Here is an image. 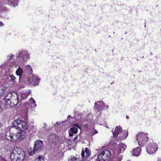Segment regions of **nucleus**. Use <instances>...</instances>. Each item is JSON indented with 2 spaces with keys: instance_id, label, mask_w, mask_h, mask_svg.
<instances>
[{
  "instance_id": "obj_1",
  "label": "nucleus",
  "mask_w": 161,
  "mask_h": 161,
  "mask_svg": "<svg viewBox=\"0 0 161 161\" xmlns=\"http://www.w3.org/2000/svg\"><path fill=\"white\" fill-rule=\"evenodd\" d=\"M25 155V153L23 149L16 147L11 152L10 158L12 161H23Z\"/></svg>"
},
{
  "instance_id": "obj_2",
  "label": "nucleus",
  "mask_w": 161,
  "mask_h": 161,
  "mask_svg": "<svg viewBox=\"0 0 161 161\" xmlns=\"http://www.w3.org/2000/svg\"><path fill=\"white\" fill-rule=\"evenodd\" d=\"M28 127V125L24 121L17 119L13 122V126L11 128V130L14 131L17 130L25 131L27 129Z\"/></svg>"
},
{
  "instance_id": "obj_3",
  "label": "nucleus",
  "mask_w": 161,
  "mask_h": 161,
  "mask_svg": "<svg viewBox=\"0 0 161 161\" xmlns=\"http://www.w3.org/2000/svg\"><path fill=\"white\" fill-rule=\"evenodd\" d=\"M16 62L22 63L24 61H27L30 58V54L26 50H21L16 55Z\"/></svg>"
},
{
  "instance_id": "obj_4",
  "label": "nucleus",
  "mask_w": 161,
  "mask_h": 161,
  "mask_svg": "<svg viewBox=\"0 0 161 161\" xmlns=\"http://www.w3.org/2000/svg\"><path fill=\"white\" fill-rule=\"evenodd\" d=\"M136 139L138 145L143 147L148 139V134L144 132H139L136 136Z\"/></svg>"
},
{
  "instance_id": "obj_5",
  "label": "nucleus",
  "mask_w": 161,
  "mask_h": 161,
  "mask_svg": "<svg viewBox=\"0 0 161 161\" xmlns=\"http://www.w3.org/2000/svg\"><path fill=\"white\" fill-rule=\"evenodd\" d=\"M5 96L6 98L8 97H9V98H7L6 100L9 101L11 100L12 102L13 103V104L15 106H16L18 103L19 99V95L17 94L13 95V93L11 92H7V93Z\"/></svg>"
},
{
  "instance_id": "obj_6",
  "label": "nucleus",
  "mask_w": 161,
  "mask_h": 161,
  "mask_svg": "<svg viewBox=\"0 0 161 161\" xmlns=\"http://www.w3.org/2000/svg\"><path fill=\"white\" fill-rule=\"evenodd\" d=\"M43 147V142L40 140H38L35 142L34 149L33 151L30 149L28 151V153L30 155H32L39 150H41Z\"/></svg>"
},
{
  "instance_id": "obj_7",
  "label": "nucleus",
  "mask_w": 161,
  "mask_h": 161,
  "mask_svg": "<svg viewBox=\"0 0 161 161\" xmlns=\"http://www.w3.org/2000/svg\"><path fill=\"white\" fill-rule=\"evenodd\" d=\"M111 154L108 150L103 151L97 156V160L99 161H109L111 158Z\"/></svg>"
},
{
  "instance_id": "obj_8",
  "label": "nucleus",
  "mask_w": 161,
  "mask_h": 161,
  "mask_svg": "<svg viewBox=\"0 0 161 161\" xmlns=\"http://www.w3.org/2000/svg\"><path fill=\"white\" fill-rule=\"evenodd\" d=\"M147 151L149 154L155 152L158 149V145L156 143L152 141L149 143L146 147Z\"/></svg>"
},
{
  "instance_id": "obj_9",
  "label": "nucleus",
  "mask_w": 161,
  "mask_h": 161,
  "mask_svg": "<svg viewBox=\"0 0 161 161\" xmlns=\"http://www.w3.org/2000/svg\"><path fill=\"white\" fill-rule=\"evenodd\" d=\"M14 131L15 132V131L11 130V128L9 132H7L6 135V139L12 142H15L17 140V137H16V135L15 136L14 135Z\"/></svg>"
},
{
  "instance_id": "obj_10",
  "label": "nucleus",
  "mask_w": 161,
  "mask_h": 161,
  "mask_svg": "<svg viewBox=\"0 0 161 161\" xmlns=\"http://www.w3.org/2000/svg\"><path fill=\"white\" fill-rule=\"evenodd\" d=\"M39 79L36 75H33L27 80V81L29 84L36 86L38 85L39 83Z\"/></svg>"
},
{
  "instance_id": "obj_11",
  "label": "nucleus",
  "mask_w": 161,
  "mask_h": 161,
  "mask_svg": "<svg viewBox=\"0 0 161 161\" xmlns=\"http://www.w3.org/2000/svg\"><path fill=\"white\" fill-rule=\"evenodd\" d=\"M81 125L77 123L73 125V126L70 129V131L69 133V136H72V134H76L77 133L78 128L81 129Z\"/></svg>"
},
{
  "instance_id": "obj_12",
  "label": "nucleus",
  "mask_w": 161,
  "mask_h": 161,
  "mask_svg": "<svg viewBox=\"0 0 161 161\" xmlns=\"http://www.w3.org/2000/svg\"><path fill=\"white\" fill-rule=\"evenodd\" d=\"M105 105V104L102 101H99L95 103L94 108L95 110H97L100 111L103 110V106Z\"/></svg>"
},
{
  "instance_id": "obj_13",
  "label": "nucleus",
  "mask_w": 161,
  "mask_h": 161,
  "mask_svg": "<svg viewBox=\"0 0 161 161\" xmlns=\"http://www.w3.org/2000/svg\"><path fill=\"white\" fill-rule=\"evenodd\" d=\"M91 152L90 150L87 148H86L84 150H82L81 155L82 158V159H85L91 155Z\"/></svg>"
},
{
  "instance_id": "obj_14",
  "label": "nucleus",
  "mask_w": 161,
  "mask_h": 161,
  "mask_svg": "<svg viewBox=\"0 0 161 161\" xmlns=\"http://www.w3.org/2000/svg\"><path fill=\"white\" fill-rule=\"evenodd\" d=\"M19 131L16 133V136L17 137V139H19L21 140L25 137L26 133L25 132V131L19 130Z\"/></svg>"
},
{
  "instance_id": "obj_15",
  "label": "nucleus",
  "mask_w": 161,
  "mask_h": 161,
  "mask_svg": "<svg viewBox=\"0 0 161 161\" xmlns=\"http://www.w3.org/2000/svg\"><path fill=\"white\" fill-rule=\"evenodd\" d=\"M122 128L120 126H117L115 130L113 133L114 136L116 137L119 135H120L122 132Z\"/></svg>"
},
{
  "instance_id": "obj_16",
  "label": "nucleus",
  "mask_w": 161,
  "mask_h": 161,
  "mask_svg": "<svg viewBox=\"0 0 161 161\" xmlns=\"http://www.w3.org/2000/svg\"><path fill=\"white\" fill-rule=\"evenodd\" d=\"M126 147L125 144L121 143L119 144L117 147V150L118 153H122L125 150Z\"/></svg>"
},
{
  "instance_id": "obj_17",
  "label": "nucleus",
  "mask_w": 161,
  "mask_h": 161,
  "mask_svg": "<svg viewBox=\"0 0 161 161\" xmlns=\"http://www.w3.org/2000/svg\"><path fill=\"white\" fill-rule=\"evenodd\" d=\"M126 147L125 144L121 143L119 144L117 147V150L118 153H122L125 150Z\"/></svg>"
},
{
  "instance_id": "obj_18",
  "label": "nucleus",
  "mask_w": 161,
  "mask_h": 161,
  "mask_svg": "<svg viewBox=\"0 0 161 161\" xmlns=\"http://www.w3.org/2000/svg\"><path fill=\"white\" fill-rule=\"evenodd\" d=\"M48 138L49 142L55 143L56 140L58 139V137L55 134H51L48 137Z\"/></svg>"
},
{
  "instance_id": "obj_19",
  "label": "nucleus",
  "mask_w": 161,
  "mask_h": 161,
  "mask_svg": "<svg viewBox=\"0 0 161 161\" xmlns=\"http://www.w3.org/2000/svg\"><path fill=\"white\" fill-rule=\"evenodd\" d=\"M19 2V0H8L7 4L9 6L15 7L18 5Z\"/></svg>"
},
{
  "instance_id": "obj_20",
  "label": "nucleus",
  "mask_w": 161,
  "mask_h": 161,
  "mask_svg": "<svg viewBox=\"0 0 161 161\" xmlns=\"http://www.w3.org/2000/svg\"><path fill=\"white\" fill-rule=\"evenodd\" d=\"M141 148L140 147H137L133 150V154L134 156H138L141 154Z\"/></svg>"
},
{
  "instance_id": "obj_21",
  "label": "nucleus",
  "mask_w": 161,
  "mask_h": 161,
  "mask_svg": "<svg viewBox=\"0 0 161 161\" xmlns=\"http://www.w3.org/2000/svg\"><path fill=\"white\" fill-rule=\"evenodd\" d=\"M31 92L29 91L21 93L19 95V97H20L22 100H24L30 94Z\"/></svg>"
},
{
  "instance_id": "obj_22",
  "label": "nucleus",
  "mask_w": 161,
  "mask_h": 161,
  "mask_svg": "<svg viewBox=\"0 0 161 161\" xmlns=\"http://www.w3.org/2000/svg\"><path fill=\"white\" fill-rule=\"evenodd\" d=\"M128 135V132L126 130H124L119 135V137L121 139L125 140L127 137Z\"/></svg>"
},
{
  "instance_id": "obj_23",
  "label": "nucleus",
  "mask_w": 161,
  "mask_h": 161,
  "mask_svg": "<svg viewBox=\"0 0 161 161\" xmlns=\"http://www.w3.org/2000/svg\"><path fill=\"white\" fill-rule=\"evenodd\" d=\"M23 73L22 69L20 67H19L16 71V74L17 75L19 76V77L21 76L22 74Z\"/></svg>"
},
{
  "instance_id": "obj_24",
  "label": "nucleus",
  "mask_w": 161,
  "mask_h": 161,
  "mask_svg": "<svg viewBox=\"0 0 161 161\" xmlns=\"http://www.w3.org/2000/svg\"><path fill=\"white\" fill-rule=\"evenodd\" d=\"M25 71L29 74H31L32 73V69L31 67L29 65H27L25 67Z\"/></svg>"
},
{
  "instance_id": "obj_25",
  "label": "nucleus",
  "mask_w": 161,
  "mask_h": 161,
  "mask_svg": "<svg viewBox=\"0 0 161 161\" xmlns=\"http://www.w3.org/2000/svg\"><path fill=\"white\" fill-rule=\"evenodd\" d=\"M6 87H5L4 86H1L0 87V90H1L2 91V92L1 93V95H3L4 93H5V92H6Z\"/></svg>"
},
{
  "instance_id": "obj_26",
  "label": "nucleus",
  "mask_w": 161,
  "mask_h": 161,
  "mask_svg": "<svg viewBox=\"0 0 161 161\" xmlns=\"http://www.w3.org/2000/svg\"><path fill=\"white\" fill-rule=\"evenodd\" d=\"M14 57V55L12 53H11L7 56V58L9 60H13Z\"/></svg>"
},
{
  "instance_id": "obj_27",
  "label": "nucleus",
  "mask_w": 161,
  "mask_h": 161,
  "mask_svg": "<svg viewBox=\"0 0 161 161\" xmlns=\"http://www.w3.org/2000/svg\"><path fill=\"white\" fill-rule=\"evenodd\" d=\"M34 161H44L43 158L41 156H39Z\"/></svg>"
},
{
  "instance_id": "obj_28",
  "label": "nucleus",
  "mask_w": 161,
  "mask_h": 161,
  "mask_svg": "<svg viewBox=\"0 0 161 161\" xmlns=\"http://www.w3.org/2000/svg\"><path fill=\"white\" fill-rule=\"evenodd\" d=\"M69 161H79L78 159L74 156H71V158Z\"/></svg>"
},
{
  "instance_id": "obj_29",
  "label": "nucleus",
  "mask_w": 161,
  "mask_h": 161,
  "mask_svg": "<svg viewBox=\"0 0 161 161\" xmlns=\"http://www.w3.org/2000/svg\"><path fill=\"white\" fill-rule=\"evenodd\" d=\"M10 77L11 79V80L13 81H14L15 80V77L13 75H10Z\"/></svg>"
},
{
  "instance_id": "obj_30",
  "label": "nucleus",
  "mask_w": 161,
  "mask_h": 161,
  "mask_svg": "<svg viewBox=\"0 0 161 161\" xmlns=\"http://www.w3.org/2000/svg\"><path fill=\"white\" fill-rule=\"evenodd\" d=\"M30 102L31 103V104H35V101L34 100V99L32 98H31L30 99Z\"/></svg>"
},
{
  "instance_id": "obj_31",
  "label": "nucleus",
  "mask_w": 161,
  "mask_h": 161,
  "mask_svg": "<svg viewBox=\"0 0 161 161\" xmlns=\"http://www.w3.org/2000/svg\"><path fill=\"white\" fill-rule=\"evenodd\" d=\"M92 131L93 135H94L96 134H97L98 132V131L94 129H92Z\"/></svg>"
},
{
  "instance_id": "obj_32",
  "label": "nucleus",
  "mask_w": 161,
  "mask_h": 161,
  "mask_svg": "<svg viewBox=\"0 0 161 161\" xmlns=\"http://www.w3.org/2000/svg\"><path fill=\"white\" fill-rule=\"evenodd\" d=\"M24 106L26 108H28V107H29V103H25L24 105Z\"/></svg>"
},
{
  "instance_id": "obj_33",
  "label": "nucleus",
  "mask_w": 161,
  "mask_h": 161,
  "mask_svg": "<svg viewBox=\"0 0 161 161\" xmlns=\"http://www.w3.org/2000/svg\"><path fill=\"white\" fill-rule=\"evenodd\" d=\"M104 108L103 109H108V105H105L103 106Z\"/></svg>"
},
{
  "instance_id": "obj_34",
  "label": "nucleus",
  "mask_w": 161,
  "mask_h": 161,
  "mask_svg": "<svg viewBox=\"0 0 161 161\" xmlns=\"http://www.w3.org/2000/svg\"><path fill=\"white\" fill-rule=\"evenodd\" d=\"M78 138V136H76L74 138V141L76 140Z\"/></svg>"
},
{
  "instance_id": "obj_35",
  "label": "nucleus",
  "mask_w": 161,
  "mask_h": 161,
  "mask_svg": "<svg viewBox=\"0 0 161 161\" xmlns=\"http://www.w3.org/2000/svg\"><path fill=\"white\" fill-rule=\"evenodd\" d=\"M3 25L4 24L2 22L0 21V26H3Z\"/></svg>"
},
{
  "instance_id": "obj_36",
  "label": "nucleus",
  "mask_w": 161,
  "mask_h": 161,
  "mask_svg": "<svg viewBox=\"0 0 161 161\" xmlns=\"http://www.w3.org/2000/svg\"><path fill=\"white\" fill-rule=\"evenodd\" d=\"M88 126V125L87 124H86L84 125V127L85 128H87Z\"/></svg>"
},
{
  "instance_id": "obj_37",
  "label": "nucleus",
  "mask_w": 161,
  "mask_h": 161,
  "mask_svg": "<svg viewBox=\"0 0 161 161\" xmlns=\"http://www.w3.org/2000/svg\"><path fill=\"white\" fill-rule=\"evenodd\" d=\"M71 118H72V117H71V116H68V119H70Z\"/></svg>"
},
{
  "instance_id": "obj_38",
  "label": "nucleus",
  "mask_w": 161,
  "mask_h": 161,
  "mask_svg": "<svg viewBox=\"0 0 161 161\" xmlns=\"http://www.w3.org/2000/svg\"><path fill=\"white\" fill-rule=\"evenodd\" d=\"M126 118L127 119H128L129 118V117L128 116H126Z\"/></svg>"
},
{
  "instance_id": "obj_39",
  "label": "nucleus",
  "mask_w": 161,
  "mask_h": 161,
  "mask_svg": "<svg viewBox=\"0 0 161 161\" xmlns=\"http://www.w3.org/2000/svg\"><path fill=\"white\" fill-rule=\"evenodd\" d=\"M36 106V104H34V106H33L34 107H35Z\"/></svg>"
},
{
  "instance_id": "obj_40",
  "label": "nucleus",
  "mask_w": 161,
  "mask_h": 161,
  "mask_svg": "<svg viewBox=\"0 0 161 161\" xmlns=\"http://www.w3.org/2000/svg\"><path fill=\"white\" fill-rule=\"evenodd\" d=\"M1 111V108L0 107V112Z\"/></svg>"
},
{
  "instance_id": "obj_41",
  "label": "nucleus",
  "mask_w": 161,
  "mask_h": 161,
  "mask_svg": "<svg viewBox=\"0 0 161 161\" xmlns=\"http://www.w3.org/2000/svg\"><path fill=\"white\" fill-rule=\"evenodd\" d=\"M129 161V160H128V161Z\"/></svg>"
}]
</instances>
